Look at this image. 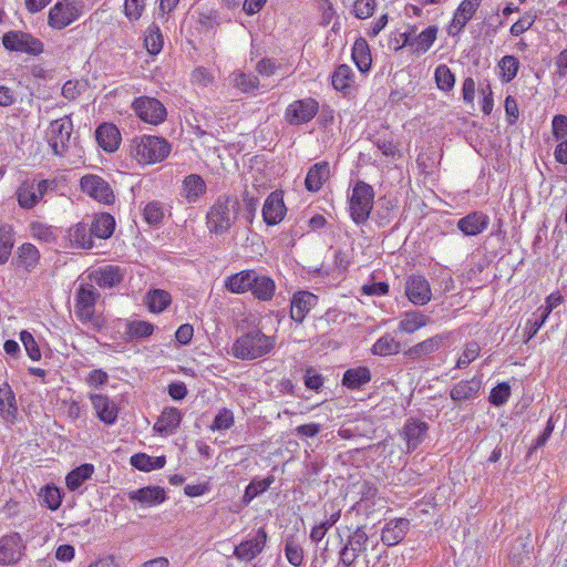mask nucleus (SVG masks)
Instances as JSON below:
<instances>
[{
    "label": "nucleus",
    "mask_w": 567,
    "mask_h": 567,
    "mask_svg": "<svg viewBox=\"0 0 567 567\" xmlns=\"http://www.w3.org/2000/svg\"><path fill=\"white\" fill-rule=\"evenodd\" d=\"M4 49L29 55H39L44 51L43 42L31 33L11 30L2 35Z\"/></svg>",
    "instance_id": "6e6552de"
},
{
    "label": "nucleus",
    "mask_w": 567,
    "mask_h": 567,
    "mask_svg": "<svg viewBox=\"0 0 567 567\" xmlns=\"http://www.w3.org/2000/svg\"><path fill=\"white\" fill-rule=\"evenodd\" d=\"M405 295L414 305H426L432 297L429 281L422 276H411L406 281Z\"/></svg>",
    "instance_id": "f3484780"
},
{
    "label": "nucleus",
    "mask_w": 567,
    "mask_h": 567,
    "mask_svg": "<svg viewBox=\"0 0 567 567\" xmlns=\"http://www.w3.org/2000/svg\"><path fill=\"white\" fill-rule=\"evenodd\" d=\"M285 554L288 561L295 567H299L303 561L302 547L293 540L286 542Z\"/></svg>",
    "instance_id": "13d9d810"
},
{
    "label": "nucleus",
    "mask_w": 567,
    "mask_h": 567,
    "mask_svg": "<svg viewBox=\"0 0 567 567\" xmlns=\"http://www.w3.org/2000/svg\"><path fill=\"white\" fill-rule=\"evenodd\" d=\"M100 293L92 285H82L76 291L74 313L82 323H90L100 330L104 326V319L95 316V303Z\"/></svg>",
    "instance_id": "20e7f679"
},
{
    "label": "nucleus",
    "mask_w": 567,
    "mask_h": 567,
    "mask_svg": "<svg viewBox=\"0 0 567 567\" xmlns=\"http://www.w3.org/2000/svg\"><path fill=\"white\" fill-rule=\"evenodd\" d=\"M482 0H463L454 13L449 27V33L455 34L460 32L473 18Z\"/></svg>",
    "instance_id": "6ab92c4d"
},
{
    "label": "nucleus",
    "mask_w": 567,
    "mask_h": 567,
    "mask_svg": "<svg viewBox=\"0 0 567 567\" xmlns=\"http://www.w3.org/2000/svg\"><path fill=\"white\" fill-rule=\"evenodd\" d=\"M429 425L426 422L409 419L404 424L402 436L406 441L408 451H414L424 440Z\"/></svg>",
    "instance_id": "4be33fe9"
},
{
    "label": "nucleus",
    "mask_w": 567,
    "mask_h": 567,
    "mask_svg": "<svg viewBox=\"0 0 567 567\" xmlns=\"http://www.w3.org/2000/svg\"><path fill=\"white\" fill-rule=\"evenodd\" d=\"M122 279L121 269L111 265L99 269L94 275L95 282L102 288L114 287L120 284Z\"/></svg>",
    "instance_id": "4c0bfd02"
},
{
    "label": "nucleus",
    "mask_w": 567,
    "mask_h": 567,
    "mask_svg": "<svg viewBox=\"0 0 567 567\" xmlns=\"http://www.w3.org/2000/svg\"><path fill=\"white\" fill-rule=\"evenodd\" d=\"M374 190L371 185L359 181L349 199V208L352 220L360 225L368 220L373 207Z\"/></svg>",
    "instance_id": "39448f33"
},
{
    "label": "nucleus",
    "mask_w": 567,
    "mask_h": 567,
    "mask_svg": "<svg viewBox=\"0 0 567 567\" xmlns=\"http://www.w3.org/2000/svg\"><path fill=\"white\" fill-rule=\"evenodd\" d=\"M18 203L24 209L33 208L41 199L35 181H24L17 190Z\"/></svg>",
    "instance_id": "2f4dec72"
},
{
    "label": "nucleus",
    "mask_w": 567,
    "mask_h": 567,
    "mask_svg": "<svg viewBox=\"0 0 567 567\" xmlns=\"http://www.w3.org/2000/svg\"><path fill=\"white\" fill-rule=\"evenodd\" d=\"M275 347V337L266 336L260 330H252L234 342L231 354L240 360H255L269 354Z\"/></svg>",
    "instance_id": "f257e3e1"
},
{
    "label": "nucleus",
    "mask_w": 567,
    "mask_h": 567,
    "mask_svg": "<svg viewBox=\"0 0 567 567\" xmlns=\"http://www.w3.org/2000/svg\"><path fill=\"white\" fill-rule=\"evenodd\" d=\"M144 219L153 226H157L163 221L165 216L164 207L158 202L148 203L143 212Z\"/></svg>",
    "instance_id": "864d4df0"
},
{
    "label": "nucleus",
    "mask_w": 567,
    "mask_h": 567,
    "mask_svg": "<svg viewBox=\"0 0 567 567\" xmlns=\"http://www.w3.org/2000/svg\"><path fill=\"white\" fill-rule=\"evenodd\" d=\"M14 245L12 227L9 225L0 226V265H4L12 251Z\"/></svg>",
    "instance_id": "a18cd8bd"
},
{
    "label": "nucleus",
    "mask_w": 567,
    "mask_h": 567,
    "mask_svg": "<svg viewBox=\"0 0 567 567\" xmlns=\"http://www.w3.org/2000/svg\"><path fill=\"white\" fill-rule=\"evenodd\" d=\"M437 35V28L430 25L414 37V51L425 53L434 43Z\"/></svg>",
    "instance_id": "09e8293b"
},
{
    "label": "nucleus",
    "mask_w": 567,
    "mask_h": 567,
    "mask_svg": "<svg viewBox=\"0 0 567 567\" xmlns=\"http://www.w3.org/2000/svg\"><path fill=\"white\" fill-rule=\"evenodd\" d=\"M274 482V475H269L262 480L254 478L245 489L244 503L249 504L255 497L266 492Z\"/></svg>",
    "instance_id": "49530a36"
},
{
    "label": "nucleus",
    "mask_w": 567,
    "mask_h": 567,
    "mask_svg": "<svg viewBox=\"0 0 567 567\" xmlns=\"http://www.w3.org/2000/svg\"><path fill=\"white\" fill-rule=\"evenodd\" d=\"M318 303V297L309 291L293 293L290 301V317L293 321L301 323L312 308Z\"/></svg>",
    "instance_id": "4468645a"
},
{
    "label": "nucleus",
    "mask_w": 567,
    "mask_h": 567,
    "mask_svg": "<svg viewBox=\"0 0 567 567\" xmlns=\"http://www.w3.org/2000/svg\"><path fill=\"white\" fill-rule=\"evenodd\" d=\"M501 69L502 80L509 83L517 75L519 69V61L514 55H505L498 63Z\"/></svg>",
    "instance_id": "3c124183"
},
{
    "label": "nucleus",
    "mask_w": 567,
    "mask_h": 567,
    "mask_svg": "<svg viewBox=\"0 0 567 567\" xmlns=\"http://www.w3.org/2000/svg\"><path fill=\"white\" fill-rule=\"evenodd\" d=\"M68 239L72 248L91 249L93 247V235L84 223H78L70 227Z\"/></svg>",
    "instance_id": "cd10ccee"
},
{
    "label": "nucleus",
    "mask_w": 567,
    "mask_h": 567,
    "mask_svg": "<svg viewBox=\"0 0 567 567\" xmlns=\"http://www.w3.org/2000/svg\"><path fill=\"white\" fill-rule=\"evenodd\" d=\"M73 131V123L69 116L54 120L47 131L48 143L56 156H64L69 151V144Z\"/></svg>",
    "instance_id": "0eeeda50"
},
{
    "label": "nucleus",
    "mask_w": 567,
    "mask_h": 567,
    "mask_svg": "<svg viewBox=\"0 0 567 567\" xmlns=\"http://www.w3.org/2000/svg\"><path fill=\"white\" fill-rule=\"evenodd\" d=\"M319 111V103L312 99H301L290 103L285 112L286 121L291 125L310 122Z\"/></svg>",
    "instance_id": "f8f14e48"
},
{
    "label": "nucleus",
    "mask_w": 567,
    "mask_h": 567,
    "mask_svg": "<svg viewBox=\"0 0 567 567\" xmlns=\"http://www.w3.org/2000/svg\"><path fill=\"white\" fill-rule=\"evenodd\" d=\"M22 539L19 534H10L0 538V564H16L22 556Z\"/></svg>",
    "instance_id": "a211bd4d"
},
{
    "label": "nucleus",
    "mask_w": 567,
    "mask_h": 567,
    "mask_svg": "<svg viewBox=\"0 0 567 567\" xmlns=\"http://www.w3.org/2000/svg\"><path fill=\"white\" fill-rule=\"evenodd\" d=\"M234 425V414L228 409H221L215 416L209 429L212 431H224L228 430Z\"/></svg>",
    "instance_id": "4d7b16f0"
},
{
    "label": "nucleus",
    "mask_w": 567,
    "mask_h": 567,
    "mask_svg": "<svg viewBox=\"0 0 567 567\" xmlns=\"http://www.w3.org/2000/svg\"><path fill=\"white\" fill-rule=\"evenodd\" d=\"M511 395V386L503 382L492 389L489 402L496 406H501L507 402Z\"/></svg>",
    "instance_id": "e2e57ef3"
},
{
    "label": "nucleus",
    "mask_w": 567,
    "mask_h": 567,
    "mask_svg": "<svg viewBox=\"0 0 567 567\" xmlns=\"http://www.w3.org/2000/svg\"><path fill=\"white\" fill-rule=\"evenodd\" d=\"M41 497L43 499V503L51 511L58 509L62 502V496H61L60 489L54 486H47L42 491Z\"/></svg>",
    "instance_id": "680f3d73"
},
{
    "label": "nucleus",
    "mask_w": 567,
    "mask_h": 567,
    "mask_svg": "<svg viewBox=\"0 0 567 567\" xmlns=\"http://www.w3.org/2000/svg\"><path fill=\"white\" fill-rule=\"evenodd\" d=\"M330 176L328 162L316 163L307 173L305 185L309 192H318Z\"/></svg>",
    "instance_id": "c85d7f7f"
},
{
    "label": "nucleus",
    "mask_w": 567,
    "mask_h": 567,
    "mask_svg": "<svg viewBox=\"0 0 567 567\" xmlns=\"http://www.w3.org/2000/svg\"><path fill=\"white\" fill-rule=\"evenodd\" d=\"M254 280H256V270H243L228 276L225 280V288L231 293H244L250 291Z\"/></svg>",
    "instance_id": "bb28decb"
},
{
    "label": "nucleus",
    "mask_w": 567,
    "mask_h": 567,
    "mask_svg": "<svg viewBox=\"0 0 567 567\" xmlns=\"http://www.w3.org/2000/svg\"><path fill=\"white\" fill-rule=\"evenodd\" d=\"M172 302L169 292L162 289H154L147 293V307L152 312L164 311Z\"/></svg>",
    "instance_id": "37998d69"
},
{
    "label": "nucleus",
    "mask_w": 567,
    "mask_h": 567,
    "mask_svg": "<svg viewBox=\"0 0 567 567\" xmlns=\"http://www.w3.org/2000/svg\"><path fill=\"white\" fill-rule=\"evenodd\" d=\"M93 473L94 466L92 464L85 463L78 466L65 477L68 488L70 491H76L85 481L91 478Z\"/></svg>",
    "instance_id": "a19ab883"
},
{
    "label": "nucleus",
    "mask_w": 567,
    "mask_h": 567,
    "mask_svg": "<svg viewBox=\"0 0 567 567\" xmlns=\"http://www.w3.org/2000/svg\"><path fill=\"white\" fill-rule=\"evenodd\" d=\"M375 0H355L353 13L358 19H367L373 14Z\"/></svg>",
    "instance_id": "338daca9"
},
{
    "label": "nucleus",
    "mask_w": 567,
    "mask_h": 567,
    "mask_svg": "<svg viewBox=\"0 0 567 567\" xmlns=\"http://www.w3.org/2000/svg\"><path fill=\"white\" fill-rule=\"evenodd\" d=\"M401 344L392 336L384 334L372 346V353L375 355H391L400 351Z\"/></svg>",
    "instance_id": "c03bdc74"
},
{
    "label": "nucleus",
    "mask_w": 567,
    "mask_h": 567,
    "mask_svg": "<svg viewBox=\"0 0 567 567\" xmlns=\"http://www.w3.org/2000/svg\"><path fill=\"white\" fill-rule=\"evenodd\" d=\"M154 331V326L147 321H132L127 324V333L133 338H146Z\"/></svg>",
    "instance_id": "bf43d9fd"
},
{
    "label": "nucleus",
    "mask_w": 567,
    "mask_h": 567,
    "mask_svg": "<svg viewBox=\"0 0 567 567\" xmlns=\"http://www.w3.org/2000/svg\"><path fill=\"white\" fill-rule=\"evenodd\" d=\"M20 340L23 343L29 358L33 361H39L41 359V351L33 336L24 330L20 333Z\"/></svg>",
    "instance_id": "052dcab7"
},
{
    "label": "nucleus",
    "mask_w": 567,
    "mask_h": 567,
    "mask_svg": "<svg viewBox=\"0 0 567 567\" xmlns=\"http://www.w3.org/2000/svg\"><path fill=\"white\" fill-rule=\"evenodd\" d=\"M371 380V372L367 367L348 369L342 378V384L348 389L355 390Z\"/></svg>",
    "instance_id": "e433bc0d"
},
{
    "label": "nucleus",
    "mask_w": 567,
    "mask_h": 567,
    "mask_svg": "<svg viewBox=\"0 0 567 567\" xmlns=\"http://www.w3.org/2000/svg\"><path fill=\"white\" fill-rule=\"evenodd\" d=\"M286 215V206L281 192L275 190L268 195L262 207L264 221L274 226L279 224Z\"/></svg>",
    "instance_id": "2eb2a0df"
},
{
    "label": "nucleus",
    "mask_w": 567,
    "mask_h": 567,
    "mask_svg": "<svg viewBox=\"0 0 567 567\" xmlns=\"http://www.w3.org/2000/svg\"><path fill=\"white\" fill-rule=\"evenodd\" d=\"M238 202L229 196H219L206 215V225L212 234L221 235L231 228L237 219Z\"/></svg>",
    "instance_id": "7ed1b4c3"
},
{
    "label": "nucleus",
    "mask_w": 567,
    "mask_h": 567,
    "mask_svg": "<svg viewBox=\"0 0 567 567\" xmlns=\"http://www.w3.org/2000/svg\"><path fill=\"white\" fill-rule=\"evenodd\" d=\"M266 542L267 533L264 528H259L251 538L235 547L234 555L240 560L250 561L264 550Z\"/></svg>",
    "instance_id": "ddd939ff"
},
{
    "label": "nucleus",
    "mask_w": 567,
    "mask_h": 567,
    "mask_svg": "<svg viewBox=\"0 0 567 567\" xmlns=\"http://www.w3.org/2000/svg\"><path fill=\"white\" fill-rule=\"evenodd\" d=\"M95 137L100 147L109 153L115 152L122 140L118 128L111 123L101 124L95 131Z\"/></svg>",
    "instance_id": "5701e85b"
},
{
    "label": "nucleus",
    "mask_w": 567,
    "mask_h": 567,
    "mask_svg": "<svg viewBox=\"0 0 567 567\" xmlns=\"http://www.w3.org/2000/svg\"><path fill=\"white\" fill-rule=\"evenodd\" d=\"M481 347L477 342L471 341L465 344V348L456 361L457 369H464L472 363L480 355Z\"/></svg>",
    "instance_id": "5fc2aeb1"
},
{
    "label": "nucleus",
    "mask_w": 567,
    "mask_h": 567,
    "mask_svg": "<svg viewBox=\"0 0 567 567\" xmlns=\"http://www.w3.org/2000/svg\"><path fill=\"white\" fill-rule=\"evenodd\" d=\"M114 228H115L114 217L111 214L102 213V214L95 215V217L90 226V231L92 233L93 237H96L100 239H106L112 236Z\"/></svg>",
    "instance_id": "72a5a7b5"
},
{
    "label": "nucleus",
    "mask_w": 567,
    "mask_h": 567,
    "mask_svg": "<svg viewBox=\"0 0 567 567\" xmlns=\"http://www.w3.org/2000/svg\"><path fill=\"white\" fill-rule=\"evenodd\" d=\"M80 186L83 193L100 203L111 205L115 200L111 185L99 175H84L80 181Z\"/></svg>",
    "instance_id": "9b49d317"
},
{
    "label": "nucleus",
    "mask_w": 567,
    "mask_h": 567,
    "mask_svg": "<svg viewBox=\"0 0 567 567\" xmlns=\"http://www.w3.org/2000/svg\"><path fill=\"white\" fill-rule=\"evenodd\" d=\"M18 413L16 395L11 386L4 382L0 384V416L6 421H13Z\"/></svg>",
    "instance_id": "7c9ffc66"
},
{
    "label": "nucleus",
    "mask_w": 567,
    "mask_h": 567,
    "mask_svg": "<svg viewBox=\"0 0 567 567\" xmlns=\"http://www.w3.org/2000/svg\"><path fill=\"white\" fill-rule=\"evenodd\" d=\"M489 224V218L482 212H473L457 221V228L465 236H476L483 233Z\"/></svg>",
    "instance_id": "a878e982"
},
{
    "label": "nucleus",
    "mask_w": 567,
    "mask_h": 567,
    "mask_svg": "<svg viewBox=\"0 0 567 567\" xmlns=\"http://www.w3.org/2000/svg\"><path fill=\"white\" fill-rule=\"evenodd\" d=\"M206 190L204 179L196 174H192L184 179L183 193L188 203H194Z\"/></svg>",
    "instance_id": "ea45409f"
},
{
    "label": "nucleus",
    "mask_w": 567,
    "mask_h": 567,
    "mask_svg": "<svg viewBox=\"0 0 567 567\" xmlns=\"http://www.w3.org/2000/svg\"><path fill=\"white\" fill-rule=\"evenodd\" d=\"M353 82V72L347 64L339 65L332 74V85L337 91L347 92Z\"/></svg>",
    "instance_id": "79ce46f5"
},
{
    "label": "nucleus",
    "mask_w": 567,
    "mask_h": 567,
    "mask_svg": "<svg viewBox=\"0 0 567 567\" xmlns=\"http://www.w3.org/2000/svg\"><path fill=\"white\" fill-rule=\"evenodd\" d=\"M81 11L71 0L58 1L48 14V25L54 30H62L76 21Z\"/></svg>",
    "instance_id": "9d476101"
},
{
    "label": "nucleus",
    "mask_w": 567,
    "mask_h": 567,
    "mask_svg": "<svg viewBox=\"0 0 567 567\" xmlns=\"http://www.w3.org/2000/svg\"><path fill=\"white\" fill-rule=\"evenodd\" d=\"M145 47L151 54H157L163 48V38L159 28L151 24L145 37Z\"/></svg>",
    "instance_id": "603ef678"
},
{
    "label": "nucleus",
    "mask_w": 567,
    "mask_h": 567,
    "mask_svg": "<svg viewBox=\"0 0 567 567\" xmlns=\"http://www.w3.org/2000/svg\"><path fill=\"white\" fill-rule=\"evenodd\" d=\"M369 536L363 526H358L346 539V543L339 550V566L351 567L355 560L367 551Z\"/></svg>",
    "instance_id": "423d86ee"
},
{
    "label": "nucleus",
    "mask_w": 567,
    "mask_h": 567,
    "mask_svg": "<svg viewBox=\"0 0 567 567\" xmlns=\"http://www.w3.org/2000/svg\"><path fill=\"white\" fill-rule=\"evenodd\" d=\"M482 388V381L477 378L462 380L450 390V398L460 406L462 403L476 399Z\"/></svg>",
    "instance_id": "dca6fc26"
},
{
    "label": "nucleus",
    "mask_w": 567,
    "mask_h": 567,
    "mask_svg": "<svg viewBox=\"0 0 567 567\" xmlns=\"http://www.w3.org/2000/svg\"><path fill=\"white\" fill-rule=\"evenodd\" d=\"M410 522L406 518H398L390 520L385 524L381 533V540L386 546L398 545L403 540L408 530Z\"/></svg>",
    "instance_id": "393cba45"
},
{
    "label": "nucleus",
    "mask_w": 567,
    "mask_h": 567,
    "mask_svg": "<svg viewBox=\"0 0 567 567\" xmlns=\"http://www.w3.org/2000/svg\"><path fill=\"white\" fill-rule=\"evenodd\" d=\"M432 318L419 310L406 311L399 322L398 329L401 332L413 333L419 329L430 324Z\"/></svg>",
    "instance_id": "c756f323"
},
{
    "label": "nucleus",
    "mask_w": 567,
    "mask_h": 567,
    "mask_svg": "<svg viewBox=\"0 0 567 567\" xmlns=\"http://www.w3.org/2000/svg\"><path fill=\"white\" fill-rule=\"evenodd\" d=\"M171 153V145L162 137L143 135L134 137L130 144V154L140 164H155L164 161Z\"/></svg>",
    "instance_id": "f03ea898"
},
{
    "label": "nucleus",
    "mask_w": 567,
    "mask_h": 567,
    "mask_svg": "<svg viewBox=\"0 0 567 567\" xmlns=\"http://www.w3.org/2000/svg\"><path fill=\"white\" fill-rule=\"evenodd\" d=\"M18 255L21 265L28 271L32 270L40 259V252L32 244H23L21 247H19Z\"/></svg>",
    "instance_id": "8fccbe9b"
},
{
    "label": "nucleus",
    "mask_w": 567,
    "mask_h": 567,
    "mask_svg": "<svg viewBox=\"0 0 567 567\" xmlns=\"http://www.w3.org/2000/svg\"><path fill=\"white\" fill-rule=\"evenodd\" d=\"M182 421V413L176 408H165L155 422L154 432L167 436L176 432Z\"/></svg>",
    "instance_id": "b1692460"
},
{
    "label": "nucleus",
    "mask_w": 567,
    "mask_h": 567,
    "mask_svg": "<svg viewBox=\"0 0 567 567\" xmlns=\"http://www.w3.org/2000/svg\"><path fill=\"white\" fill-rule=\"evenodd\" d=\"M444 339L445 338L441 334L431 337V338L409 348L405 351V355H408L411 359H420L422 357L430 355V354L436 352L441 348Z\"/></svg>",
    "instance_id": "473e14b6"
},
{
    "label": "nucleus",
    "mask_w": 567,
    "mask_h": 567,
    "mask_svg": "<svg viewBox=\"0 0 567 567\" xmlns=\"http://www.w3.org/2000/svg\"><path fill=\"white\" fill-rule=\"evenodd\" d=\"M131 465L135 468L143 471V472H150L153 470H158L164 467L166 463L165 456H150L145 453H136L131 456Z\"/></svg>",
    "instance_id": "58836bf2"
},
{
    "label": "nucleus",
    "mask_w": 567,
    "mask_h": 567,
    "mask_svg": "<svg viewBox=\"0 0 567 567\" xmlns=\"http://www.w3.org/2000/svg\"><path fill=\"white\" fill-rule=\"evenodd\" d=\"M535 18L536 17L533 13H525L519 20L512 24L509 30L511 34L518 37L519 34L524 33L534 24Z\"/></svg>",
    "instance_id": "774afa93"
},
{
    "label": "nucleus",
    "mask_w": 567,
    "mask_h": 567,
    "mask_svg": "<svg viewBox=\"0 0 567 567\" xmlns=\"http://www.w3.org/2000/svg\"><path fill=\"white\" fill-rule=\"evenodd\" d=\"M135 114L145 123L158 125L166 118V107L155 97L140 96L132 103Z\"/></svg>",
    "instance_id": "1a4fd4ad"
},
{
    "label": "nucleus",
    "mask_w": 567,
    "mask_h": 567,
    "mask_svg": "<svg viewBox=\"0 0 567 567\" xmlns=\"http://www.w3.org/2000/svg\"><path fill=\"white\" fill-rule=\"evenodd\" d=\"M145 0H125L124 13L131 21H137L144 11Z\"/></svg>",
    "instance_id": "69168bd1"
},
{
    "label": "nucleus",
    "mask_w": 567,
    "mask_h": 567,
    "mask_svg": "<svg viewBox=\"0 0 567 567\" xmlns=\"http://www.w3.org/2000/svg\"><path fill=\"white\" fill-rule=\"evenodd\" d=\"M547 320L546 315H542L539 311L533 313V317L527 320L525 327L526 333V342H528L538 332V330L543 327L545 321Z\"/></svg>",
    "instance_id": "0e129e2a"
},
{
    "label": "nucleus",
    "mask_w": 567,
    "mask_h": 567,
    "mask_svg": "<svg viewBox=\"0 0 567 567\" xmlns=\"http://www.w3.org/2000/svg\"><path fill=\"white\" fill-rule=\"evenodd\" d=\"M275 290V281L270 277L256 271V280L251 281L250 291L252 295L259 300L268 301L274 297Z\"/></svg>",
    "instance_id": "c9c22d12"
},
{
    "label": "nucleus",
    "mask_w": 567,
    "mask_h": 567,
    "mask_svg": "<svg viewBox=\"0 0 567 567\" xmlns=\"http://www.w3.org/2000/svg\"><path fill=\"white\" fill-rule=\"evenodd\" d=\"M435 83L439 90L450 92L455 85V75L446 64H440L434 72Z\"/></svg>",
    "instance_id": "de8ad7c7"
},
{
    "label": "nucleus",
    "mask_w": 567,
    "mask_h": 567,
    "mask_svg": "<svg viewBox=\"0 0 567 567\" xmlns=\"http://www.w3.org/2000/svg\"><path fill=\"white\" fill-rule=\"evenodd\" d=\"M131 502H137L144 506H155L166 499L164 488L159 486H146L127 493Z\"/></svg>",
    "instance_id": "412c9836"
},
{
    "label": "nucleus",
    "mask_w": 567,
    "mask_h": 567,
    "mask_svg": "<svg viewBox=\"0 0 567 567\" xmlns=\"http://www.w3.org/2000/svg\"><path fill=\"white\" fill-rule=\"evenodd\" d=\"M234 85L243 92H250L259 86V80L251 73H238L234 74Z\"/></svg>",
    "instance_id": "6e6d98bb"
},
{
    "label": "nucleus",
    "mask_w": 567,
    "mask_h": 567,
    "mask_svg": "<svg viewBox=\"0 0 567 567\" xmlns=\"http://www.w3.org/2000/svg\"><path fill=\"white\" fill-rule=\"evenodd\" d=\"M91 403L96 413V416L105 424H113L117 419V406L106 395L103 394H91Z\"/></svg>",
    "instance_id": "aec40b11"
},
{
    "label": "nucleus",
    "mask_w": 567,
    "mask_h": 567,
    "mask_svg": "<svg viewBox=\"0 0 567 567\" xmlns=\"http://www.w3.org/2000/svg\"><path fill=\"white\" fill-rule=\"evenodd\" d=\"M352 59L360 72L367 73L370 70L371 52L368 42L363 38L355 40L352 48Z\"/></svg>",
    "instance_id": "f704fd0d"
}]
</instances>
